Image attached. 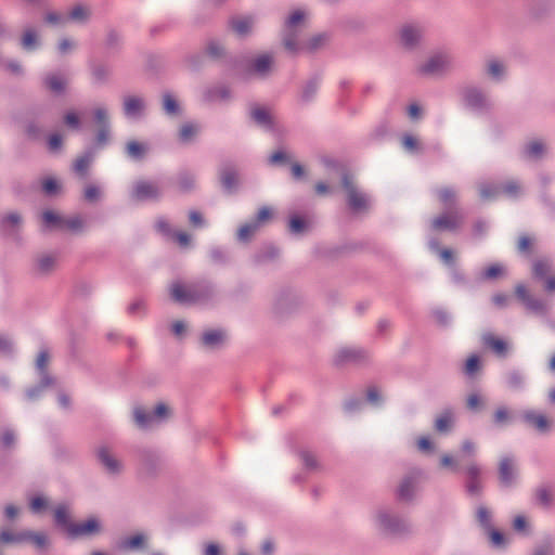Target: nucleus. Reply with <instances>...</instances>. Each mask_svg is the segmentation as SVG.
Here are the masks:
<instances>
[{"instance_id": "nucleus-1", "label": "nucleus", "mask_w": 555, "mask_h": 555, "mask_svg": "<svg viewBox=\"0 0 555 555\" xmlns=\"http://www.w3.org/2000/svg\"><path fill=\"white\" fill-rule=\"evenodd\" d=\"M171 298L184 306L207 305L217 298L216 286L207 281L196 283L172 282L169 286Z\"/></svg>"}, {"instance_id": "nucleus-2", "label": "nucleus", "mask_w": 555, "mask_h": 555, "mask_svg": "<svg viewBox=\"0 0 555 555\" xmlns=\"http://www.w3.org/2000/svg\"><path fill=\"white\" fill-rule=\"evenodd\" d=\"M371 524L379 534L401 537L411 531L409 521L389 506H378L371 514Z\"/></svg>"}, {"instance_id": "nucleus-3", "label": "nucleus", "mask_w": 555, "mask_h": 555, "mask_svg": "<svg viewBox=\"0 0 555 555\" xmlns=\"http://www.w3.org/2000/svg\"><path fill=\"white\" fill-rule=\"evenodd\" d=\"M461 103L465 109L478 115H489L493 109V101L488 91L480 86L469 83L460 89Z\"/></svg>"}, {"instance_id": "nucleus-4", "label": "nucleus", "mask_w": 555, "mask_h": 555, "mask_svg": "<svg viewBox=\"0 0 555 555\" xmlns=\"http://www.w3.org/2000/svg\"><path fill=\"white\" fill-rule=\"evenodd\" d=\"M169 180L159 179H138L133 181L129 190V197L137 203L159 202L165 195Z\"/></svg>"}, {"instance_id": "nucleus-5", "label": "nucleus", "mask_w": 555, "mask_h": 555, "mask_svg": "<svg viewBox=\"0 0 555 555\" xmlns=\"http://www.w3.org/2000/svg\"><path fill=\"white\" fill-rule=\"evenodd\" d=\"M171 415L169 406L159 402L153 410H145L142 406L133 409V421L141 429H151L164 423Z\"/></svg>"}, {"instance_id": "nucleus-6", "label": "nucleus", "mask_w": 555, "mask_h": 555, "mask_svg": "<svg viewBox=\"0 0 555 555\" xmlns=\"http://www.w3.org/2000/svg\"><path fill=\"white\" fill-rule=\"evenodd\" d=\"M424 472L420 468H414L409 472L400 481L397 489V496L401 502H413L422 490V480Z\"/></svg>"}, {"instance_id": "nucleus-7", "label": "nucleus", "mask_w": 555, "mask_h": 555, "mask_svg": "<svg viewBox=\"0 0 555 555\" xmlns=\"http://www.w3.org/2000/svg\"><path fill=\"white\" fill-rule=\"evenodd\" d=\"M93 122L98 127L94 144L99 149L106 146L112 137L109 111L104 105L95 106L92 111Z\"/></svg>"}, {"instance_id": "nucleus-8", "label": "nucleus", "mask_w": 555, "mask_h": 555, "mask_svg": "<svg viewBox=\"0 0 555 555\" xmlns=\"http://www.w3.org/2000/svg\"><path fill=\"white\" fill-rule=\"evenodd\" d=\"M343 188L347 193V203L353 212H362L371 205V197L360 190L348 175L343 177Z\"/></svg>"}, {"instance_id": "nucleus-9", "label": "nucleus", "mask_w": 555, "mask_h": 555, "mask_svg": "<svg viewBox=\"0 0 555 555\" xmlns=\"http://www.w3.org/2000/svg\"><path fill=\"white\" fill-rule=\"evenodd\" d=\"M452 65V57L448 52H436L417 67V73L422 76H438L443 74Z\"/></svg>"}, {"instance_id": "nucleus-10", "label": "nucleus", "mask_w": 555, "mask_h": 555, "mask_svg": "<svg viewBox=\"0 0 555 555\" xmlns=\"http://www.w3.org/2000/svg\"><path fill=\"white\" fill-rule=\"evenodd\" d=\"M515 294L525 308L537 315L546 317L552 309L546 300L532 296L524 284L516 285Z\"/></svg>"}, {"instance_id": "nucleus-11", "label": "nucleus", "mask_w": 555, "mask_h": 555, "mask_svg": "<svg viewBox=\"0 0 555 555\" xmlns=\"http://www.w3.org/2000/svg\"><path fill=\"white\" fill-rule=\"evenodd\" d=\"M464 222V214L459 208H448L442 214L434 218L430 222L433 230L455 231Z\"/></svg>"}, {"instance_id": "nucleus-12", "label": "nucleus", "mask_w": 555, "mask_h": 555, "mask_svg": "<svg viewBox=\"0 0 555 555\" xmlns=\"http://www.w3.org/2000/svg\"><path fill=\"white\" fill-rule=\"evenodd\" d=\"M96 460L106 474L118 476L124 472V463L108 446H100L95 451Z\"/></svg>"}, {"instance_id": "nucleus-13", "label": "nucleus", "mask_w": 555, "mask_h": 555, "mask_svg": "<svg viewBox=\"0 0 555 555\" xmlns=\"http://www.w3.org/2000/svg\"><path fill=\"white\" fill-rule=\"evenodd\" d=\"M550 152L548 143L544 139L535 138L527 141L520 150V157L527 162L539 163Z\"/></svg>"}, {"instance_id": "nucleus-14", "label": "nucleus", "mask_w": 555, "mask_h": 555, "mask_svg": "<svg viewBox=\"0 0 555 555\" xmlns=\"http://www.w3.org/2000/svg\"><path fill=\"white\" fill-rule=\"evenodd\" d=\"M147 103L143 95L128 94L122 98V113L127 119L139 120L146 114Z\"/></svg>"}, {"instance_id": "nucleus-15", "label": "nucleus", "mask_w": 555, "mask_h": 555, "mask_svg": "<svg viewBox=\"0 0 555 555\" xmlns=\"http://www.w3.org/2000/svg\"><path fill=\"white\" fill-rule=\"evenodd\" d=\"M367 359V351L356 346L341 347L336 351L334 357V361L338 365L360 364L365 362Z\"/></svg>"}, {"instance_id": "nucleus-16", "label": "nucleus", "mask_w": 555, "mask_h": 555, "mask_svg": "<svg viewBox=\"0 0 555 555\" xmlns=\"http://www.w3.org/2000/svg\"><path fill=\"white\" fill-rule=\"evenodd\" d=\"M304 29L302 27H282V43L288 53L293 55L302 53V43L305 42L302 38Z\"/></svg>"}, {"instance_id": "nucleus-17", "label": "nucleus", "mask_w": 555, "mask_h": 555, "mask_svg": "<svg viewBox=\"0 0 555 555\" xmlns=\"http://www.w3.org/2000/svg\"><path fill=\"white\" fill-rule=\"evenodd\" d=\"M274 65V55L273 53H261L254 57L247 67V70L250 75L256 76L260 79H266L270 76L272 68Z\"/></svg>"}, {"instance_id": "nucleus-18", "label": "nucleus", "mask_w": 555, "mask_h": 555, "mask_svg": "<svg viewBox=\"0 0 555 555\" xmlns=\"http://www.w3.org/2000/svg\"><path fill=\"white\" fill-rule=\"evenodd\" d=\"M399 38L402 47L413 50L422 41L423 28L415 23L404 24L399 30Z\"/></svg>"}, {"instance_id": "nucleus-19", "label": "nucleus", "mask_w": 555, "mask_h": 555, "mask_svg": "<svg viewBox=\"0 0 555 555\" xmlns=\"http://www.w3.org/2000/svg\"><path fill=\"white\" fill-rule=\"evenodd\" d=\"M466 483L465 489L466 492L470 496H479L482 493L483 485L481 479L482 469L477 463H470L467 465L466 469Z\"/></svg>"}, {"instance_id": "nucleus-20", "label": "nucleus", "mask_w": 555, "mask_h": 555, "mask_svg": "<svg viewBox=\"0 0 555 555\" xmlns=\"http://www.w3.org/2000/svg\"><path fill=\"white\" fill-rule=\"evenodd\" d=\"M321 81L322 78L320 75H313L301 85L297 98V102L300 106H307L315 100Z\"/></svg>"}, {"instance_id": "nucleus-21", "label": "nucleus", "mask_w": 555, "mask_h": 555, "mask_svg": "<svg viewBox=\"0 0 555 555\" xmlns=\"http://www.w3.org/2000/svg\"><path fill=\"white\" fill-rule=\"evenodd\" d=\"M228 339L227 331L223 328H208L201 336V345L207 350L222 348Z\"/></svg>"}, {"instance_id": "nucleus-22", "label": "nucleus", "mask_w": 555, "mask_h": 555, "mask_svg": "<svg viewBox=\"0 0 555 555\" xmlns=\"http://www.w3.org/2000/svg\"><path fill=\"white\" fill-rule=\"evenodd\" d=\"M102 526L96 517H90L86 521L75 522L70 526L69 538L77 539L82 537H92L101 532Z\"/></svg>"}, {"instance_id": "nucleus-23", "label": "nucleus", "mask_w": 555, "mask_h": 555, "mask_svg": "<svg viewBox=\"0 0 555 555\" xmlns=\"http://www.w3.org/2000/svg\"><path fill=\"white\" fill-rule=\"evenodd\" d=\"M257 18L253 15L235 16L229 21L230 28L240 38L250 36L256 27Z\"/></svg>"}, {"instance_id": "nucleus-24", "label": "nucleus", "mask_w": 555, "mask_h": 555, "mask_svg": "<svg viewBox=\"0 0 555 555\" xmlns=\"http://www.w3.org/2000/svg\"><path fill=\"white\" fill-rule=\"evenodd\" d=\"M522 421L540 434L551 430L552 422L542 413L533 410H525L521 414Z\"/></svg>"}, {"instance_id": "nucleus-25", "label": "nucleus", "mask_w": 555, "mask_h": 555, "mask_svg": "<svg viewBox=\"0 0 555 555\" xmlns=\"http://www.w3.org/2000/svg\"><path fill=\"white\" fill-rule=\"evenodd\" d=\"M499 478L503 487H512L517 478L515 460L512 456H504L499 466Z\"/></svg>"}, {"instance_id": "nucleus-26", "label": "nucleus", "mask_w": 555, "mask_h": 555, "mask_svg": "<svg viewBox=\"0 0 555 555\" xmlns=\"http://www.w3.org/2000/svg\"><path fill=\"white\" fill-rule=\"evenodd\" d=\"M311 16V12L308 8L300 7L292 10L285 17L282 27H302L306 28L308 21Z\"/></svg>"}, {"instance_id": "nucleus-27", "label": "nucleus", "mask_w": 555, "mask_h": 555, "mask_svg": "<svg viewBox=\"0 0 555 555\" xmlns=\"http://www.w3.org/2000/svg\"><path fill=\"white\" fill-rule=\"evenodd\" d=\"M250 117L255 124L268 132L274 131V120L270 111L262 106H256L250 109Z\"/></svg>"}, {"instance_id": "nucleus-28", "label": "nucleus", "mask_w": 555, "mask_h": 555, "mask_svg": "<svg viewBox=\"0 0 555 555\" xmlns=\"http://www.w3.org/2000/svg\"><path fill=\"white\" fill-rule=\"evenodd\" d=\"M55 378L51 375H43L39 377V383L33 387H29L25 391V399L29 402H35L40 399L46 389L54 386Z\"/></svg>"}, {"instance_id": "nucleus-29", "label": "nucleus", "mask_w": 555, "mask_h": 555, "mask_svg": "<svg viewBox=\"0 0 555 555\" xmlns=\"http://www.w3.org/2000/svg\"><path fill=\"white\" fill-rule=\"evenodd\" d=\"M21 222L22 218L20 214L15 211L9 212L0 219V231L5 236L13 237L17 234Z\"/></svg>"}, {"instance_id": "nucleus-30", "label": "nucleus", "mask_w": 555, "mask_h": 555, "mask_svg": "<svg viewBox=\"0 0 555 555\" xmlns=\"http://www.w3.org/2000/svg\"><path fill=\"white\" fill-rule=\"evenodd\" d=\"M67 83V77L61 73H48L43 77V85L46 88L55 94H62L65 91Z\"/></svg>"}, {"instance_id": "nucleus-31", "label": "nucleus", "mask_w": 555, "mask_h": 555, "mask_svg": "<svg viewBox=\"0 0 555 555\" xmlns=\"http://www.w3.org/2000/svg\"><path fill=\"white\" fill-rule=\"evenodd\" d=\"M204 99L208 102H228L232 99V91L225 85L212 86L205 90Z\"/></svg>"}, {"instance_id": "nucleus-32", "label": "nucleus", "mask_w": 555, "mask_h": 555, "mask_svg": "<svg viewBox=\"0 0 555 555\" xmlns=\"http://www.w3.org/2000/svg\"><path fill=\"white\" fill-rule=\"evenodd\" d=\"M485 73L492 81L501 82L506 77V66L502 61L491 59L486 63Z\"/></svg>"}, {"instance_id": "nucleus-33", "label": "nucleus", "mask_w": 555, "mask_h": 555, "mask_svg": "<svg viewBox=\"0 0 555 555\" xmlns=\"http://www.w3.org/2000/svg\"><path fill=\"white\" fill-rule=\"evenodd\" d=\"M57 261L59 255L56 253L41 254L36 261L37 271L41 274H48L56 268Z\"/></svg>"}, {"instance_id": "nucleus-34", "label": "nucleus", "mask_w": 555, "mask_h": 555, "mask_svg": "<svg viewBox=\"0 0 555 555\" xmlns=\"http://www.w3.org/2000/svg\"><path fill=\"white\" fill-rule=\"evenodd\" d=\"M554 263L551 258H540L532 263V274L535 279L545 281V278L552 275Z\"/></svg>"}, {"instance_id": "nucleus-35", "label": "nucleus", "mask_w": 555, "mask_h": 555, "mask_svg": "<svg viewBox=\"0 0 555 555\" xmlns=\"http://www.w3.org/2000/svg\"><path fill=\"white\" fill-rule=\"evenodd\" d=\"M67 22H74L76 24H86L91 16V9L83 4H75L67 13Z\"/></svg>"}, {"instance_id": "nucleus-36", "label": "nucleus", "mask_w": 555, "mask_h": 555, "mask_svg": "<svg viewBox=\"0 0 555 555\" xmlns=\"http://www.w3.org/2000/svg\"><path fill=\"white\" fill-rule=\"evenodd\" d=\"M162 107L167 116L176 117L181 114V106L177 98L170 91H165L162 95Z\"/></svg>"}, {"instance_id": "nucleus-37", "label": "nucleus", "mask_w": 555, "mask_h": 555, "mask_svg": "<svg viewBox=\"0 0 555 555\" xmlns=\"http://www.w3.org/2000/svg\"><path fill=\"white\" fill-rule=\"evenodd\" d=\"M99 147L95 144L87 149L74 163V170L78 173H85L89 166L93 163Z\"/></svg>"}, {"instance_id": "nucleus-38", "label": "nucleus", "mask_w": 555, "mask_h": 555, "mask_svg": "<svg viewBox=\"0 0 555 555\" xmlns=\"http://www.w3.org/2000/svg\"><path fill=\"white\" fill-rule=\"evenodd\" d=\"M149 537L145 533H135L126 538L121 542V548L125 551H141L147 547Z\"/></svg>"}, {"instance_id": "nucleus-39", "label": "nucleus", "mask_w": 555, "mask_h": 555, "mask_svg": "<svg viewBox=\"0 0 555 555\" xmlns=\"http://www.w3.org/2000/svg\"><path fill=\"white\" fill-rule=\"evenodd\" d=\"M54 521L55 525L66 531L67 535L70 534V526L75 522L70 521L69 512L66 505H57L54 509Z\"/></svg>"}, {"instance_id": "nucleus-40", "label": "nucleus", "mask_w": 555, "mask_h": 555, "mask_svg": "<svg viewBox=\"0 0 555 555\" xmlns=\"http://www.w3.org/2000/svg\"><path fill=\"white\" fill-rule=\"evenodd\" d=\"M500 194H504L511 199H517L524 194V186L518 180H507L504 183H500Z\"/></svg>"}, {"instance_id": "nucleus-41", "label": "nucleus", "mask_w": 555, "mask_h": 555, "mask_svg": "<svg viewBox=\"0 0 555 555\" xmlns=\"http://www.w3.org/2000/svg\"><path fill=\"white\" fill-rule=\"evenodd\" d=\"M514 421V413L504 404L499 405L492 415V422L498 427L506 426Z\"/></svg>"}, {"instance_id": "nucleus-42", "label": "nucleus", "mask_w": 555, "mask_h": 555, "mask_svg": "<svg viewBox=\"0 0 555 555\" xmlns=\"http://www.w3.org/2000/svg\"><path fill=\"white\" fill-rule=\"evenodd\" d=\"M147 144L145 143H141V142H138V141H129L126 146H125V151H126V154L128 156V158H130L131 160H141L144 158L146 152H147Z\"/></svg>"}, {"instance_id": "nucleus-43", "label": "nucleus", "mask_w": 555, "mask_h": 555, "mask_svg": "<svg viewBox=\"0 0 555 555\" xmlns=\"http://www.w3.org/2000/svg\"><path fill=\"white\" fill-rule=\"evenodd\" d=\"M328 41V35L326 33H320L311 36L305 42L302 43V53L304 52H315L317 50L321 49L325 46V43Z\"/></svg>"}, {"instance_id": "nucleus-44", "label": "nucleus", "mask_w": 555, "mask_h": 555, "mask_svg": "<svg viewBox=\"0 0 555 555\" xmlns=\"http://www.w3.org/2000/svg\"><path fill=\"white\" fill-rule=\"evenodd\" d=\"M205 52L212 60L222 61L227 57L224 44L217 39H210L207 41Z\"/></svg>"}, {"instance_id": "nucleus-45", "label": "nucleus", "mask_w": 555, "mask_h": 555, "mask_svg": "<svg viewBox=\"0 0 555 555\" xmlns=\"http://www.w3.org/2000/svg\"><path fill=\"white\" fill-rule=\"evenodd\" d=\"M177 188L182 193H189L196 186V178L189 171L179 172L176 179Z\"/></svg>"}, {"instance_id": "nucleus-46", "label": "nucleus", "mask_w": 555, "mask_h": 555, "mask_svg": "<svg viewBox=\"0 0 555 555\" xmlns=\"http://www.w3.org/2000/svg\"><path fill=\"white\" fill-rule=\"evenodd\" d=\"M279 256V249L273 245H266L254 255L256 264H263L274 260Z\"/></svg>"}, {"instance_id": "nucleus-47", "label": "nucleus", "mask_w": 555, "mask_h": 555, "mask_svg": "<svg viewBox=\"0 0 555 555\" xmlns=\"http://www.w3.org/2000/svg\"><path fill=\"white\" fill-rule=\"evenodd\" d=\"M259 230V222L250 220L238 228L236 238L241 243H247Z\"/></svg>"}, {"instance_id": "nucleus-48", "label": "nucleus", "mask_w": 555, "mask_h": 555, "mask_svg": "<svg viewBox=\"0 0 555 555\" xmlns=\"http://www.w3.org/2000/svg\"><path fill=\"white\" fill-rule=\"evenodd\" d=\"M21 46L25 51L31 52L39 48V37L33 28L26 29L21 38Z\"/></svg>"}, {"instance_id": "nucleus-49", "label": "nucleus", "mask_w": 555, "mask_h": 555, "mask_svg": "<svg viewBox=\"0 0 555 555\" xmlns=\"http://www.w3.org/2000/svg\"><path fill=\"white\" fill-rule=\"evenodd\" d=\"M63 229H67L75 234H80L86 231L87 223L81 216L75 215L68 218H64Z\"/></svg>"}, {"instance_id": "nucleus-50", "label": "nucleus", "mask_w": 555, "mask_h": 555, "mask_svg": "<svg viewBox=\"0 0 555 555\" xmlns=\"http://www.w3.org/2000/svg\"><path fill=\"white\" fill-rule=\"evenodd\" d=\"M199 130L201 128L198 125L185 122L179 130V140L182 143H190L196 138V135L199 133Z\"/></svg>"}, {"instance_id": "nucleus-51", "label": "nucleus", "mask_w": 555, "mask_h": 555, "mask_svg": "<svg viewBox=\"0 0 555 555\" xmlns=\"http://www.w3.org/2000/svg\"><path fill=\"white\" fill-rule=\"evenodd\" d=\"M505 267L501 263H493L478 274L479 281H492L504 275Z\"/></svg>"}, {"instance_id": "nucleus-52", "label": "nucleus", "mask_w": 555, "mask_h": 555, "mask_svg": "<svg viewBox=\"0 0 555 555\" xmlns=\"http://www.w3.org/2000/svg\"><path fill=\"white\" fill-rule=\"evenodd\" d=\"M453 412L451 410H444L435 421V429L438 433H448L453 424Z\"/></svg>"}, {"instance_id": "nucleus-53", "label": "nucleus", "mask_w": 555, "mask_h": 555, "mask_svg": "<svg viewBox=\"0 0 555 555\" xmlns=\"http://www.w3.org/2000/svg\"><path fill=\"white\" fill-rule=\"evenodd\" d=\"M526 382L525 375L517 370L509 371L505 376L506 386L512 390H520Z\"/></svg>"}, {"instance_id": "nucleus-54", "label": "nucleus", "mask_w": 555, "mask_h": 555, "mask_svg": "<svg viewBox=\"0 0 555 555\" xmlns=\"http://www.w3.org/2000/svg\"><path fill=\"white\" fill-rule=\"evenodd\" d=\"M479 196L483 201H494L500 195L499 184L481 182L478 185Z\"/></svg>"}, {"instance_id": "nucleus-55", "label": "nucleus", "mask_w": 555, "mask_h": 555, "mask_svg": "<svg viewBox=\"0 0 555 555\" xmlns=\"http://www.w3.org/2000/svg\"><path fill=\"white\" fill-rule=\"evenodd\" d=\"M482 341L486 346L490 347L496 354L505 356L507 345L504 340L494 337L492 334H485Z\"/></svg>"}, {"instance_id": "nucleus-56", "label": "nucleus", "mask_w": 555, "mask_h": 555, "mask_svg": "<svg viewBox=\"0 0 555 555\" xmlns=\"http://www.w3.org/2000/svg\"><path fill=\"white\" fill-rule=\"evenodd\" d=\"M154 228L158 234L167 240L173 238L175 230L168 219L164 216L157 217L154 222Z\"/></svg>"}, {"instance_id": "nucleus-57", "label": "nucleus", "mask_w": 555, "mask_h": 555, "mask_svg": "<svg viewBox=\"0 0 555 555\" xmlns=\"http://www.w3.org/2000/svg\"><path fill=\"white\" fill-rule=\"evenodd\" d=\"M439 201L444 205L446 209L456 208L454 206L456 192L454 189L446 186L437 190Z\"/></svg>"}, {"instance_id": "nucleus-58", "label": "nucleus", "mask_w": 555, "mask_h": 555, "mask_svg": "<svg viewBox=\"0 0 555 555\" xmlns=\"http://www.w3.org/2000/svg\"><path fill=\"white\" fill-rule=\"evenodd\" d=\"M220 179L223 188L228 191H232L237 184V173L232 168H224L220 173Z\"/></svg>"}, {"instance_id": "nucleus-59", "label": "nucleus", "mask_w": 555, "mask_h": 555, "mask_svg": "<svg viewBox=\"0 0 555 555\" xmlns=\"http://www.w3.org/2000/svg\"><path fill=\"white\" fill-rule=\"evenodd\" d=\"M25 542L33 543L37 548H43L48 545L49 540L44 532L25 530Z\"/></svg>"}, {"instance_id": "nucleus-60", "label": "nucleus", "mask_w": 555, "mask_h": 555, "mask_svg": "<svg viewBox=\"0 0 555 555\" xmlns=\"http://www.w3.org/2000/svg\"><path fill=\"white\" fill-rule=\"evenodd\" d=\"M431 318L434 319V322L436 323V325H438L440 327H448L452 322L451 314L442 308L433 309Z\"/></svg>"}, {"instance_id": "nucleus-61", "label": "nucleus", "mask_w": 555, "mask_h": 555, "mask_svg": "<svg viewBox=\"0 0 555 555\" xmlns=\"http://www.w3.org/2000/svg\"><path fill=\"white\" fill-rule=\"evenodd\" d=\"M476 518H477V521L479 522V525L485 529V530H490L492 528V524H491V520H492V516H491V512L485 506V505H479L477 507V511H476Z\"/></svg>"}, {"instance_id": "nucleus-62", "label": "nucleus", "mask_w": 555, "mask_h": 555, "mask_svg": "<svg viewBox=\"0 0 555 555\" xmlns=\"http://www.w3.org/2000/svg\"><path fill=\"white\" fill-rule=\"evenodd\" d=\"M208 254L211 262L216 264H225L229 261L228 251L220 246L211 247Z\"/></svg>"}, {"instance_id": "nucleus-63", "label": "nucleus", "mask_w": 555, "mask_h": 555, "mask_svg": "<svg viewBox=\"0 0 555 555\" xmlns=\"http://www.w3.org/2000/svg\"><path fill=\"white\" fill-rule=\"evenodd\" d=\"M42 220L46 225L57 229H63L64 217L57 215L52 210H46L42 214Z\"/></svg>"}, {"instance_id": "nucleus-64", "label": "nucleus", "mask_w": 555, "mask_h": 555, "mask_svg": "<svg viewBox=\"0 0 555 555\" xmlns=\"http://www.w3.org/2000/svg\"><path fill=\"white\" fill-rule=\"evenodd\" d=\"M102 196H103V191L96 184H88L83 190V197L89 203L100 201L102 198Z\"/></svg>"}]
</instances>
